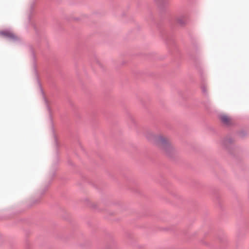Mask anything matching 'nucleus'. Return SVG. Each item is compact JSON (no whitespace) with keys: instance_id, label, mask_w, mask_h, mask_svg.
Wrapping results in <instances>:
<instances>
[{"instance_id":"1","label":"nucleus","mask_w":249,"mask_h":249,"mask_svg":"<svg viewBox=\"0 0 249 249\" xmlns=\"http://www.w3.org/2000/svg\"><path fill=\"white\" fill-rule=\"evenodd\" d=\"M162 139H163L164 141L162 140L157 146L160 148L165 155L170 156L175 152V148L168 138L164 136Z\"/></svg>"},{"instance_id":"2","label":"nucleus","mask_w":249,"mask_h":249,"mask_svg":"<svg viewBox=\"0 0 249 249\" xmlns=\"http://www.w3.org/2000/svg\"><path fill=\"white\" fill-rule=\"evenodd\" d=\"M146 138L151 142L158 146L159 143L162 141L164 136L162 135H156L152 131H147L145 134Z\"/></svg>"},{"instance_id":"3","label":"nucleus","mask_w":249,"mask_h":249,"mask_svg":"<svg viewBox=\"0 0 249 249\" xmlns=\"http://www.w3.org/2000/svg\"><path fill=\"white\" fill-rule=\"evenodd\" d=\"M220 119L221 121L226 125H230L232 123L231 118L225 114L220 115Z\"/></svg>"},{"instance_id":"4","label":"nucleus","mask_w":249,"mask_h":249,"mask_svg":"<svg viewBox=\"0 0 249 249\" xmlns=\"http://www.w3.org/2000/svg\"><path fill=\"white\" fill-rule=\"evenodd\" d=\"M0 35L10 39H16L17 36L12 32L9 31H4L0 32Z\"/></svg>"},{"instance_id":"5","label":"nucleus","mask_w":249,"mask_h":249,"mask_svg":"<svg viewBox=\"0 0 249 249\" xmlns=\"http://www.w3.org/2000/svg\"><path fill=\"white\" fill-rule=\"evenodd\" d=\"M188 17L185 15L181 16L179 17L177 19V22L182 25L187 24L188 23Z\"/></svg>"},{"instance_id":"6","label":"nucleus","mask_w":249,"mask_h":249,"mask_svg":"<svg viewBox=\"0 0 249 249\" xmlns=\"http://www.w3.org/2000/svg\"><path fill=\"white\" fill-rule=\"evenodd\" d=\"M201 89L203 92L205 93L207 92V88L205 86H203Z\"/></svg>"}]
</instances>
